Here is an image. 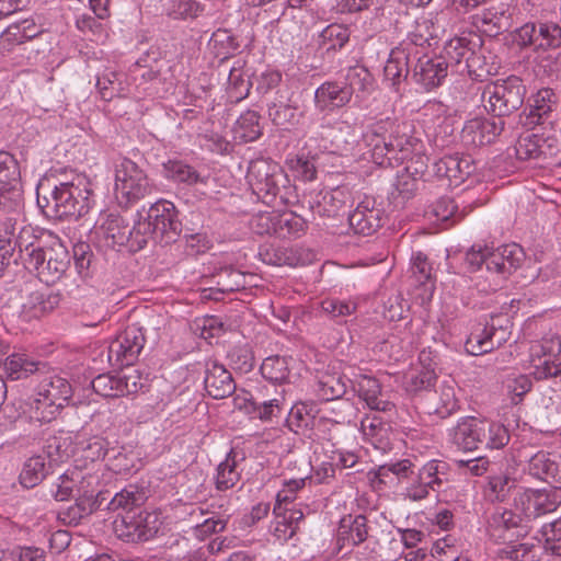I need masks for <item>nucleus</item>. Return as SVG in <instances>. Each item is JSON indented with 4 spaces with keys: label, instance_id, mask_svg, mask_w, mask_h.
I'll use <instances>...</instances> for the list:
<instances>
[{
    "label": "nucleus",
    "instance_id": "40",
    "mask_svg": "<svg viewBox=\"0 0 561 561\" xmlns=\"http://www.w3.org/2000/svg\"><path fill=\"white\" fill-rule=\"evenodd\" d=\"M306 221L293 211L277 214L275 237L280 239L300 238L306 232Z\"/></svg>",
    "mask_w": 561,
    "mask_h": 561
},
{
    "label": "nucleus",
    "instance_id": "59",
    "mask_svg": "<svg viewBox=\"0 0 561 561\" xmlns=\"http://www.w3.org/2000/svg\"><path fill=\"white\" fill-rule=\"evenodd\" d=\"M107 467L115 473H128L134 468V457L124 447H111L107 456Z\"/></svg>",
    "mask_w": 561,
    "mask_h": 561
},
{
    "label": "nucleus",
    "instance_id": "7",
    "mask_svg": "<svg viewBox=\"0 0 561 561\" xmlns=\"http://www.w3.org/2000/svg\"><path fill=\"white\" fill-rule=\"evenodd\" d=\"M421 147L420 140L412 135L409 123H400L388 140L371 148V159L380 167H394L401 164Z\"/></svg>",
    "mask_w": 561,
    "mask_h": 561
},
{
    "label": "nucleus",
    "instance_id": "56",
    "mask_svg": "<svg viewBox=\"0 0 561 561\" xmlns=\"http://www.w3.org/2000/svg\"><path fill=\"white\" fill-rule=\"evenodd\" d=\"M344 83L351 90V96H353L355 91H370L374 85V78L364 66H355L348 68Z\"/></svg>",
    "mask_w": 561,
    "mask_h": 561
},
{
    "label": "nucleus",
    "instance_id": "20",
    "mask_svg": "<svg viewBox=\"0 0 561 561\" xmlns=\"http://www.w3.org/2000/svg\"><path fill=\"white\" fill-rule=\"evenodd\" d=\"M370 527L365 515L344 516L336 530V546L339 551L350 553L360 543L365 542L369 536Z\"/></svg>",
    "mask_w": 561,
    "mask_h": 561
},
{
    "label": "nucleus",
    "instance_id": "4",
    "mask_svg": "<svg viewBox=\"0 0 561 561\" xmlns=\"http://www.w3.org/2000/svg\"><path fill=\"white\" fill-rule=\"evenodd\" d=\"M525 95L526 87L523 80L517 76H510L506 79L488 83L483 89L481 100L488 113L502 119L523 106Z\"/></svg>",
    "mask_w": 561,
    "mask_h": 561
},
{
    "label": "nucleus",
    "instance_id": "31",
    "mask_svg": "<svg viewBox=\"0 0 561 561\" xmlns=\"http://www.w3.org/2000/svg\"><path fill=\"white\" fill-rule=\"evenodd\" d=\"M528 472L550 485L554 483L561 485V466L557 461L556 455L538 451L528 461Z\"/></svg>",
    "mask_w": 561,
    "mask_h": 561
},
{
    "label": "nucleus",
    "instance_id": "44",
    "mask_svg": "<svg viewBox=\"0 0 561 561\" xmlns=\"http://www.w3.org/2000/svg\"><path fill=\"white\" fill-rule=\"evenodd\" d=\"M319 38L320 45L325 47L328 53L341 50L350 42L351 28L344 24L332 23L322 30Z\"/></svg>",
    "mask_w": 561,
    "mask_h": 561
},
{
    "label": "nucleus",
    "instance_id": "26",
    "mask_svg": "<svg viewBox=\"0 0 561 561\" xmlns=\"http://www.w3.org/2000/svg\"><path fill=\"white\" fill-rule=\"evenodd\" d=\"M424 409L427 414H435L440 419L450 416L458 409L453 380L443 381L434 392H427Z\"/></svg>",
    "mask_w": 561,
    "mask_h": 561
},
{
    "label": "nucleus",
    "instance_id": "42",
    "mask_svg": "<svg viewBox=\"0 0 561 561\" xmlns=\"http://www.w3.org/2000/svg\"><path fill=\"white\" fill-rule=\"evenodd\" d=\"M561 353V341L557 334L546 335L539 341L531 343L529 356L533 367L546 359L552 360L553 357Z\"/></svg>",
    "mask_w": 561,
    "mask_h": 561
},
{
    "label": "nucleus",
    "instance_id": "61",
    "mask_svg": "<svg viewBox=\"0 0 561 561\" xmlns=\"http://www.w3.org/2000/svg\"><path fill=\"white\" fill-rule=\"evenodd\" d=\"M91 386L95 393L104 398L121 397V380L118 376L101 374L92 380Z\"/></svg>",
    "mask_w": 561,
    "mask_h": 561
},
{
    "label": "nucleus",
    "instance_id": "12",
    "mask_svg": "<svg viewBox=\"0 0 561 561\" xmlns=\"http://www.w3.org/2000/svg\"><path fill=\"white\" fill-rule=\"evenodd\" d=\"M561 505V485L542 489H526L514 497V507L529 522L553 513Z\"/></svg>",
    "mask_w": 561,
    "mask_h": 561
},
{
    "label": "nucleus",
    "instance_id": "49",
    "mask_svg": "<svg viewBox=\"0 0 561 561\" xmlns=\"http://www.w3.org/2000/svg\"><path fill=\"white\" fill-rule=\"evenodd\" d=\"M260 370L263 378L273 383L286 382L290 374L288 359L278 355L266 357Z\"/></svg>",
    "mask_w": 561,
    "mask_h": 561
},
{
    "label": "nucleus",
    "instance_id": "57",
    "mask_svg": "<svg viewBox=\"0 0 561 561\" xmlns=\"http://www.w3.org/2000/svg\"><path fill=\"white\" fill-rule=\"evenodd\" d=\"M489 330L484 325L476 328L468 336L465 347L471 355H482L492 351V343L490 341Z\"/></svg>",
    "mask_w": 561,
    "mask_h": 561
},
{
    "label": "nucleus",
    "instance_id": "38",
    "mask_svg": "<svg viewBox=\"0 0 561 561\" xmlns=\"http://www.w3.org/2000/svg\"><path fill=\"white\" fill-rule=\"evenodd\" d=\"M100 230L112 247L127 248L129 226L122 216L108 214Z\"/></svg>",
    "mask_w": 561,
    "mask_h": 561
},
{
    "label": "nucleus",
    "instance_id": "30",
    "mask_svg": "<svg viewBox=\"0 0 561 561\" xmlns=\"http://www.w3.org/2000/svg\"><path fill=\"white\" fill-rule=\"evenodd\" d=\"M267 115L273 125L290 130L300 124L304 117V110L294 104L289 99L283 100L279 96L267 105Z\"/></svg>",
    "mask_w": 561,
    "mask_h": 561
},
{
    "label": "nucleus",
    "instance_id": "19",
    "mask_svg": "<svg viewBox=\"0 0 561 561\" xmlns=\"http://www.w3.org/2000/svg\"><path fill=\"white\" fill-rule=\"evenodd\" d=\"M503 129V119L474 117L465 123L460 134L461 142L468 149L490 145Z\"/></svg>",
    "mask_w": 561,
    "mask_h": 561
},
{
    "label": "nucleus",
    "instance_id": "35",
    "mask_svg": "<svg viewBox=\"0 0 561 561\" xmlns=\"http://www.w3.org/2000/svg\"><path fill=\"white\" fill-rule=\"evenodd\" d=\"M13 244H15V249H19L16 260H20L25 268L33 264L45 248L41 240L34 236L32 227H23L18 238L13 239Z\"/></svg>",
    "mask_w": 561,
    "mask_h": 561
},
{
    "label": "nucleus",
    "instance_id": "51",
    "mask_svg": "<svg viewBox=\"0 0 561 561\" xmlns=\"http://www.w3.org/2000/svg\"><path fill=\"white\" fill-rule=\"evenodd\" d=\"M47 472L48 469L44 457H31L23 466L20 473V482L25 488H34L46 477Z\"/></svg>",
    "mask_w": 561,
    "mask_h": 561
},
{
    "label": "nucleus",
    "instance_id": "39",
    "mask_svg": "<svg viewBox=\"0 0 561 561\" xmlns=\"http://www.w3.org/2000/svg\"><path fill=\"white\" fill-rule=\"evenodd\" d=\"M147 500L146 491L137 485L129 484L121 492H117L107 503V510L133 512L135 507L141 506Z\"/></svg>",
    "mask_w": 561,
    "mask_h": 561
},
{
    "label": "nucleus",
    "instance_id": "5",
    "mask_svg": "<svg viewBox=\"0 0 561 561\" xmlns=\"http://www.w3.org/2000/svg\"><path fill=\"white\" fill-rule=\"evenodd\" d=\"M154 188L147 173L133 160L123 158L115 165L114 193L118 204L128 207L146 196Z\"/></svg>",
    "mask_w": 561,
    "mask_h": 561
},
{
    "label": "nucleus",
    "instance_id": "45",
    "mask_svg": "<svg viewBox=\"0 0 561 561\" xmlns=\"http://www.w3.org/2000/svg\"><path fill=\"white\" fill-rule=\"evenodd\" d=\"M240 480V473L237 471L236 453L231 449L224 461L217 467L215 476V486L218 491H227L233 488Z\"/></svg>",
    "mask_w": 561,
    "mask_h": 561
},
{
    "label": "nucleus",
    "instance_id": "15",
    "mask_svg": "<svg viewBox=\"0 0 561 561\" xmlns=\"http://www.w3.org/2000/svg\"><path fill=\"white\" fill-rule=\"evenodd\" d=\"M161 523L154 513L126 512L121 519L114 523L117 536L127 542L147 541L159 531Z\"/></svg>",
    "mask_w": 561,
    "mask_h": 561
},
{
    "label": "nucleus",
    "instance_id": "14",
    "mask_svg": "<svg viewBox=\"0 0 561 561\" xmlns=\"http://www.w3.org/2000/svg\"><path fill=\"white\" fill-rule=\"evenodd\" d=\"M69 266L70 255L68 250L59 241H55L53 244L45 247L26 270L36 272L41 282L53 285L66 274Z\"/></svg>",
    "mask_w": 561,
    "mask_h": 561
},
{
    "label": "nucleus",
    "instance_id": "54",
    "mask_svg": "<svg viewBox=\"0 0 561 561\" xmlns=\"http://www.w3.org/2000/svg\"><path fill=\"white\" fill-rule=\"evenodd\" d=\"M321 311L337 323H342L344 318L353 314L357 309V304L352 300H341L337 298H325L320 304Z\"/></svg>",
    "mask_w": 561,
    "mask_h": 561
},
{
    "label": "nucleus",
    "instance_id": "62",
    "mask_svg": "<svg viewBox=\"0 0 561 561\" xmlns=\"http://www.w3.org/2000/svg\"><path fill=\"white\" fill-rule=\"evenodd\" d=\"M228 359L231 367L241 373H249L254 366V356L247 345L233 346L228 352Z\"/></svg>",
    "mask_w": 561,
    "mask_h": 561
},
{
    "label": "nucleus",
    "instance_id": "32",
    "mask_svg": "<svg viewBox=\"0 0 561 561\" xmlns=\"http://www.w3.org/2000/svg\"><path fill=\"white\" fill-rule=\"evenodd\" d=\"M411 57V48L409 46H398L390 51L383 68V76L393 87L408 79Z\"/></svg>",
    "mask_w": 561,
    "mask_h": 561
},
{
    "label": "nucleus",
    "instance_id": "24",
    "mask_svg": "<svg viewBox=\"0 0 561 561\" xmlns=\"http://www.w3.org/2000/svg\"><path fill=\"white\" fill-rule=\"evenodd\" d=\"M554 93L551 89H541L533 96L529 111L519 115V124L527 129L538 125L551 124L552 108L554 106Z\"/></svg>",
    "mask_w": 561,
    "mask_h": 561
},
{
    "label": "nucleus",
    "instance_id": "37",
    "mask_svg": "<svg viewBox=\"0 0 561 561\" xmlns=\"http://www.w3.org/2000/svg\"><path fill=\"white\" fill-rule=\"evenodd\" d=\"M163 67V60L158 58H150L146 55L139 58L135 64L129 67L130 79L138 85L152 83L160 79Z\"/></svg>",
    "mask_w": 561,
    "mask_h": 561
},
{
    "label": "nucleus",
    "instance_id": "43",
    "mask_svg": "<svg viewBox=\"0 0 561 561\" xmlns=\"http://www.w3.org/2000/svg\"><path fill=\"white\" fill-rule=\"evenodd\" d=\"M41 365L45 366L39 362L30 359L25 354H12L4 362L5 373L11 380L27 378L38 371Z\"/></svg>",
    "mask_w": 561,
    "mask_h": 561
},
{
    "label": "nucleus",
    "instance_id": "50",
    "mask_svg": "<svg viewBox=\"0 0 561 561\" xmlns=\"http://www.w3.org/2000/svg\"><path fill=\"white\" fill-rule=\"evenodd\" d=\"M149 240L158 242L154 228L147 219L140 218L135 222L133 228H129L127 250L129 252L140 251L146 247Z\"/></svg>",
    "mask_w": 561,
    "mask_h": 561
},
{
    "label": "nucleus",
    "instance_id": "11",
    "mask_svg": "<svg viewBox=\"0 0 561 561\" xmlns=\"http://www.w3.org/2000/svg\"><path fill=\"white\" fill-rule=\"evenodd\" d=\"M23 205L19 163L11 153L0 151V209L16 213Z\"/></svg>",
    "mask_w": 561,
    "mask_h": 561
},
{
    "label": "nucleus",
    "instance_id": "29",
    "mask_svg": "<svg viewBox=\"0 0 561 561\" xmlns=\"http://www.w3.org/2000/svg\"><path fill=\"white\" fill-rule=\"evenodd\" d=\"M474 24L489 36H496L511 28L512 13L504 4L492 5L474 15Z\"/></svg>",
    "mask_w": 561,
    "mask_h": 561
},
{
    "label": "nucleus",
    "instance_id": "55",
    "mask_svg": "<svg viewBox=\"0 0 561 561\" xmlns=\"http://www.w3.org/2000/svg\"><path fill=\"white\" fill-rule=\"evenodd\" d=\"M431 213L437 222L445 225V228L453 226L461 219V215L458 213V206L455 201L448 196L437 199L436 203L433 204Z\"/></svg>",
    "mask_w": 561,
    "mask_h": 561
},
{
    "label": "nucleus",
    "instance_id": "23",
    "mask_svg": "<svg viewBox=\"0 0 561 561\" xmlns=\"http://www.w3.org/2000/svg\"><path fill=\"white\" fill-rule=\"evenodd\" d=\"M204 387L207 394L216 400L228 398L236 391L231 373L216 360L206 363Z\"/></svg>",
    "mask_w": 561,
    "mask_h": 561
},
{
    "label": "nucleus",
    "instance_id": "2",
    "mask_svg": "<svg viewBox=\"0 0 561 561\" xmlns=\"http://www.w3.org/2000/svg\"><path fill=\"white\" fill-rule=\"evenodd\" d=\"M450 435L453 443L463 451H473L481 446L500 449L510 442L508 431L503 424L473 416L460 419Z\"/></svg>",
    "mask_w": 561,
    "mask_h": 561
},
{
    "label": "nucleus",
    "instance_id": "34",
    "mask_svg": "<svg viewBox=\"0 0 561 561\" xmlns=\"http://www.w3.org/2000/svg\"><path fill=\"white\" fill-rule=\"evenodd\" d=\"M473 49L470 47V39L467 37H455L448 41L439 55L447 64V69L451 72L462 75L461 67L467 64V59L471 56Z\"/></svg>",
    "mask_w": 561,
    "mask_h": 561
},
{
    "label": "nucleus",
    "instance_id": "60",
    "mask_svg": "<svg viewBox=\"0 0 561 561\" xmlns=\"http://www.w3.org/2000/svg\"><path fill=\"white\" fill-rule=\"evenodd\" d=\"M260 118V114L251 110L247 111L238 118L237 125L242 130L241 138L244 141H253L262 135Z\"/></svg>",
    "mask_w": 561,
    "mask_h": 561
},
{
    "label": "nucleus",
    "instance_id": "41",
    "mask_svg": "<svg viewBox=\"0 0 561 561\" xmlns=\"http://www.w3.org/2000/svg\"><path fill=\"white\" fill-rule=\"evenodd\" d=\"M411 272L413 283L423 288V295L432 296L435 285L432 278V266L425 254L417 252L413 255Z\"/></svg>",
    "mask_w": 561,
    "mask_h": 561
},
{
    "label": "nucleus",
    "instance_id": "17",
    "mask_svg": "<svg viewBox=\"0 0 561 561\" xmlns=\"http://www.w3.org/2000/svg\"><path fill=\"white\" fill-rule=\"evenodd\" d=\"M529 519L514 507V510H504L495 512L489 522V533L495 540L503 542H514L526 537L529 533Z\"/></svg>",
    "mask_w": 561,
    "mask_h": 561
},
{
    "label": "nucleus",
    "instance_id": "3",
    "mask_svg": "<svg viewBox=\"0 0 561 561\" xmlns=\"http://www.w3.org/2000/svg\"><path fill=\"white\" fill-rule=\"evenodd\" d=\"M525 257L523 248L517 243L503 244L497 248L473 244L466 253L465 264L471 273L481 271L485 266L489 273L505 279L522 266Z\"/></svg>",
    "mask_w": 561,
    "mask_h": 561
},
{
    "label": "nucleus",
    "instance_id": "18",
    "mask_svg": "<svg viewBox=\"0 0 561 561\" xmlns=\"http://www.w3.org/2000/svg\"><path fill=\"white\" fill-rule=\"evenodd\" d=\"M386 211L381 202L376 197L365 195L355 209L348 215L350 227L357 234L371 236L383 224Z\"/></svg>",
    "mask_w": 561,
    "mask_h": 561
},
{
    "label": "nucleus",
    "instance_id": "33",
    "mask_svg": "<svg viewBox=\"0 0 561 561\" xmlns=\"http://www.w3.org/2000/svg\"><path fill=\"white\" fill-rule=\"evenodd\" d=\"M162 174L170 181L188 186L199 183L207 184L208 181V176L202 175L194 167L178 159H169L163 162Z\"/></svg>",
    "mask_w": 561,
    "mask_h": 561
},
{
    "label": "nucleus",
    "instance_id": "8",
    "mask_svg": "<svg viewBox=\"0 0 561 561\" xmlns=\"http://www.w3.org/2000/svg\"><path fill=\"white\" fill-rule=\"evenodd\" d=\"M72 396L69 381L59 376L45 377L37 387L34 417L41 423L50 422Z\"/></svg>",
    "mask_w": 561,
    "mask_h": 561
},
{
    "label": "nucleus",
    "instance_id": "25",
    "mask_svg": "<svg viewBox=\"0 0 561 561\" xmlns=\"http://www.w3.org/2000/svg\"><path fill=\"white\" fill-rule=\"evenodd\" d=\"M433 170L438 179L448 180V185L458 186L473 172L474 167L470 157L451 154L436 161Z\"/></svg>",
    "mask_w": 561,
    "mask_h": 561
},
{
    "label": "nucleus",
    "instance_id": "27",
    "mask_svg": "<svg viewBox=\"0 0 561 561\" xmlns=\"http://www.w3.org/2000/svg\"><path fill=\"white\" fill-rule=\"evenodd\" d=\"M351 100V90L344 82L325 81L314 92V104L321 112H333L347 105Z\"/></svg>",
    "mask_w": 561,
    "mask_h": 561
},
{
    "label": "nucleus",
    "instance_id": "36",
    "mask_svg": "<svg viewBox=\"0 0 561 561\" xmlns=\"http://www.w3.org/2000/svg\"><path fill=\"white\" fill-rule=\"evenodd\" d=\"M261 260L275 266H298L304 264L300 250L298 248L266 245L260 249Z\"/></svg>",
    "mask_w": 561,
    "mask_h": 561
},
{
    "label": "nucleus",
    "instance_id": "58",
    "mask_svg": "<svg viewBox=\"0 0 561 561\" xmlns=\"http://www.w3.org/2000/svg\"><path fill=\"white\" fill-rule=\"evenodd\" d=\"M400 123H397L390 117L379 119L367 127V133L364 135L366 140H369L371 148L374 145H380L388 140V135L391 134Z\"/></svg>",
    "mask_w": 561,
    "mask_h": 561
},
{
    "label": "nucleus",
    "instance_id": "6",
    "mask_svg": "<svg viewBox=\"0 0 561 561\" xmlns=\"http://www.w3.org/2000/svg\"><path fill=\"white\" fill-rule=\"evenodd\" d=\"M92 191L84 179L62 182L55 186L54 205L50 207V218L62 220L65 218L78 219L87 215L92 206Z\"/></svg>",
    "mask_w": 561,
    "mask_h": 561
},
{
    "label": "nucleus",
    "instance_id": "47",
    "mask_svg": "<svg viewBox=\"0 0 561 561\" xmlns=\"http://www.w3.org/2000/svg\"><path fill=\"white\" fill-rule=\"evenodd\" d=\"M462 75H468L472 80L484 81L489 77L496 73V67L493 62H489L481 51H471V56L467 59V64L461 67Z\"/></svg>",
    "mask_w": 561,
    "mask_h": 561
},
{
    "label": "nucleus",
    "instance_id": "63",
    "mask_svg": "<svg viewBox=\"0 0 561 561\" xmlns=\"http://www.w3.org/2000/svg\"><path fill=\"white\" fill-rule=\"evenodd\" d=\"M248 412L256 413L261 421H271L276 417L280 411V401L278 399L257 401L256 399L249 400L247 404Z\"/></svg>",
    "mask_w": 561,
    "mask_h": 561
},
{
    "label": "nucleus",
    "instance_id": "48",
    "mask_svg": "<svg viewBox=\"0 0 561 561\" xmlns=\"http://www.w3.org/2000/svg\"><path fill=\"white\" fill-rule=\"evenodd\" d=\"M421 181L412 175L402 171L398 174L394 188L390 194L396 207H403L404 204L411 199L419 190Z\"/></svg>",
    "mask_w": 561,
    "mask_h": 561
},
{
    "label": "nucleus",
    "instance_id": "64",
    "mask_svg": "<svg viewBox=\"0 0 561 561\" xmlns=\"http://www.w3.org/2000/svg\"><path fill=\"white\" fill-rule=\"evenodd\" d=\"M413 470V463L409 459H402L397 462L379 466L376 476L381 482H383V479L387 478L389 473L398 477L400 481H405Z\"/></svg>",
    "mask_w": 561,
    "mask_h": 561
},
{
    "label": "nucleus",
    "instance_id": "28",
    "mask_svg": "<svg viewBox=\"0 0 561 561\" xmlns=\"http://www.w3.org/2000/svg\"><path fill=\"white\" fill-rule=\"evenodd\" d=\"M354 389L370 410L389 414L394 411L396 405L381 392V386L375 377L360 376Z\"/></svg>",
    "mask_w": 561,
    "mask_h": 561
},
{
    "label": "nucleus",
    "instance_id": "21",
    "mask_svg": "<svg viewBox=\"0 0 561 561\" xmlns=\"http://www.w3.org/2000/svg\"><path fill=\"white\" fill-rule=\"evenodd\" d=\"M352 202L346 186L322 190L312 194L308 201L310 209L320 217H335Z\"/></svg>",
    "mask_w": 561,
    "mask_h": 561
},
{
    "label": "nucleus",
    "instance_id": "52",
    "mask_svg": "<svg viewBox=\"0 0 561 561\" xmlns=\"http://www.w3.org/2000/svg\"><path fill=\"white\" fill-rule=\"evenodd\" d=\"M437 376L434 369L422 367L408 374L404 379L405 390L410 393L427 391L435 386Z\"/></svg>",
    "mask_w": 561,
    "mask_h": 561
},
{
    "label": "nucleus",
    "instance_id": "13",
    "mask_svg": "<svg viewBox=\"0 0 561 561\" xmlns=\"http://www.w3.org/2000/svg\"><path fill=\"white\" fill-rule=\"evenodd\" d=\"M145 343L144 329L135 323L127 325L108 346L110 364L117 368L131 366L138 359Z\"/></svg>",
    "mask_w": 561,
    "mask_h": 561
},
{
    "label": "nucleus",
    "instance_id": "46",
    "mask_svg": "<svg viewBox=\"0 0 561 561\" xmlns=\"http://www.w3.org/2000/svg\"><path fill=\"white\" fill-rule=\"evenodd\" d=\"M350 379L341 375H324L317 385V394L321 400L331 401L342 398L347 390Z\"/></svg>",
    "mask_w": 561,
    "mask_h": 561
},
{
    "label": "nucleus",
    "instance_id": "22",
    "mask_svg": "<svg viewBox=\"0 0 561 561\" xmlns=\"http://www.w3.org/2000/svg\"><path fill=\"white\" fill-rule=\"evenodd\" d=\"M416 64L413 68L412 79L423 87L426 91H431L444 82L448 75L447 64L439 56H421L415 57Z\"/></svg>",
    "mask_w": 561,
    "mask_h": 561
},
{
    "label": "nucleus",
    "instance_id": "9",
    "mask_svg": "<svg viewBox=\"0 0 561 561\" xmlns=\"http://www.w3.org/2000/svg\"><path fill=\"white\" fill-rule=\"evenodd\" d=\"M513 41L520 49L536 53L557 49L561 46V26L553 21H530L514 32Z\"/></svg>",
    "mask_w": 561,
    "mask_h": 561
},
{
    "label": "nucleus",
    "instance_id": "16",
    "mask_svg": "<svg viewBox=\"0 0 561 561\" xmlns=\"http://www.w3.org/2000/svg\"><path fill=\"white\" fill-rule=\"evenodd\" d=\"M178 214L174 204L167 199H160L149 207L145 218L154 228L160 244L175 242L180 236L182 225Z\"/></svg>",
    "mask_w": 561,
    "mask_h": 561
},
{
    "label": "nucleus",
    "instance_id": "10",
    "mask_svg": "<svg viewBox=\"0 0 561 561\" xmlns=\"http://www.w3.org/2000/svg\"><path fill=\"white\" fill-rule=\"evenodd\" d=\"M446 463L432 460L417 469L405 480L402 495L405 500L420 502L430 496L431 491L439 492L444 485Z\"/></svg>",
    "mask_w": 561,
    "mask_h": 561
},
{
    "label": "nucleus",
    "instance_id": "53",
    "mask_svg": "<svg viewBox=\"0 0 561 561\" xmlns=\"http://www.w3.org/2000/svg\"><path fill=\"white\" fill-rule=\"evenodd\" d=\"M542 138L537 134H525L518 138L515 146L516 157L519 160H539L543 154L541 148Z\"/></svg>",
    "mask_w": 561,
    "mask_h": 561
},
{
    "label": "nucleus",
    "instance_id": "1",
    "mask_svg": "<svg viewBox=\"0 0 561 561\" xmlns=\"http://www.w3.org/2000/svg\"><path fill=\"white\" fill-rule=\"evenodd\" d=\"M247 179L253 194L268 206H287L297 201L296 187L283 168L271 159L252 160Z\"/></svg>",
    "mask_w": 561,
    "mask_h": 561
}]
</instances>
